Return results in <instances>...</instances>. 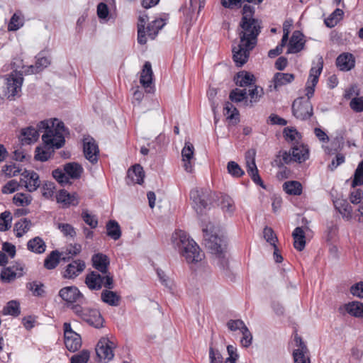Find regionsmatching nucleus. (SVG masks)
Returning a JSON list of instances; mask_svg holds the SVG:
<instances>
[{"label": "nucleus", "instance_id": "obj_1", "mask_svg": "<svg viewBox=\"0 0 363 363\" xmlns=\"http://www.w3.org/2000/svg\"><path fill=\"white\" fill-rule=\"evenodd\" d=\"M238 31L240 43L233 48V58L238 67L244 65L250 56V51L255 47L257 37L261 33L260 22L258 19L241 18Z\"/></svg>", "mask_w": 363, "mask_h": 363}, {"label": "nucleus", "instance_id": "obj_2", "mask_svg": "<svg viewBox=\"0 0 363 363\" xmlns=\"http://www.w3.org/2000/svg\"><path fill=\"white\" fill-rule=\"evenodd\" d=\"M209 230H211V225L203 228L204 245L210 252L215 256L216 264L227 275L229 263L226 257V238L223 235L218 236L216 234H212V231L210 233Z\"/></svg>", "mask_w": 363, "mask_h": 363}, {"label": "nucleus", "instance_id": "obj_3", "mask_svg": "<svg viewBox=\"0 0 363 363\" xmlns=\"http://www.w3.org/2000/svg\"><path fill=\"white\" fill-rule=\"evenodd\" d=\"M172 240L174 247L188 263H197L202 260L203 254L199 246L186 232L182 230H176L172 234Z\"/></svg>", "mask_w": 363, "mask_h": 363}, {"label": "nucleus", "instance_id": "obj_4", "mask_svg": "<svg viewBox=\"0 0 363 363\" xmlns=\"http://www.w3.org/2000/svg\"><path fill=\"white\" fill-rule=\"evenodd\" d=\"M3 96L10 100L19 96L23 81V74L21 72L13 70L4 78Z\"/></svg>", "mask_w": 363, "mask_h": 363}, {"label": "nucleus", "instance_id": "obj_5", "mask_svg": "<svg viewBox=\"0 0 363 363\" xmlns=\"http://www.w3.org/2000/svg\"><path fill=\"white\" fill-rule=\"evenodd\" d=\"M309 156L308 149L303 145H294L291 150L287 151H280L277 157H281L279 167L284 164H289L291 162L302 163L308 160Z\"/></svg>", "mask_w": 363, "mask_h": 363}, {"label": "nucleus", "instance_id": "obj_6", "mask_svg": "<svg viewBox=\"0 0 363 363\" xmlns=\"http://www.w3.org/2000/svg\"><path fill=\"white\" fill-rule=\"evenodd\" d=\"M72 310L77 316L82 318V320L87 323L89 325L96 328L103 327L104 318L99 310L83 308L79 303L73 305L72 306Z\"/></svg>", "mask_w": 363, "mask_h": 363}, {"label": "nucleus", "instance_id": "obj_7", "mask_svg": "<svg viewBox=\"0 0 363 363\" xmlns=\"http://www.w3.org/2000/svg\"><path fill=\"white\" fill-rule=\"evenodd\" d=\"M85 284L90 290L98 291L103 286L108 289L114 288L113 279L110 273L101 275L96 271H91L86 275Z\"/></svg>", "mask_w": 363, "mask_h": 363}, {"label": "nucleus", "instance_id": "obj_8", "mask_svg": "<svg viewBox=\"0 0 363 363\" xmlns=\"http://www.w3.org/2000/svg\"><path fill=\"white\" fill-rule=\"evenodd\" d=\"M212 192L208 189L196 188L190 191V199L197 213L202 214L211 200Z\"/></svg>", "mask_w": 363, "mask_h": 363}, {"label": "nucleus", "instance_id": "obj_9", "mask_svg": "<svg viewBox=\"0 0 363 363\" xmlns=\"http://www.w3.org/2000/svg\"><path fill=\"white\" fill-rule=\"evenodd\" d=\"M293 115L298 119L307 120L313 115V106L310 101L300 98L292 104Z\"/></svg>", "mask_w": 363, "mask_h": 363}, {"label": "nucleus", "instance_id": "obj_10", "mask_svg": "<svg viewBox=\"0 0 363 363\" xmlns=\"http://www.w3.org/2000/svg\"><path fill=\"white\" fill-rule=\"evenodd\" d=\"M113 342L108 338H101L98 342L95 350L99 362L107 363L113 359Z\"/></svg>", "mask_w": 363, "mask_h": 363}, {"label": "nucleus", "instance_id": "obj_11", "mask_svg": "<svg viewBox=\"0 0 363 363\" xmlns=\"http://www.w3.org/2000/svg\"><path fill=\"white\" fill-rule=\"evenodd\" d=\"M59 296L65 301L68 306L75 305V303H82L84 298L83 294L75 286H65L59 291Z\"/></svg>", "mask_w": 363, "mask_h": 363}, {"label": "nucleus", "instance_id": "obj_12", "mask_svg": "<svg viewBox=\"0 0 363 363\" xmlns=\"http://www.w3.org/2000/svg\"><path fill=\"white\" fill-rule=\"evenodd\" d=\"M42 140L45 144V148L50 149L55 147L59 149L62 147L65 143V137L62 133H52L51 130H44L42 135Z\"/></svg>", "mask_w": 363, "mask_h": 363}, {"label": "nucleus", "instance_id": "obj_13", "mask_svg": "<svg viewBox=\"0 0 363 363\" xmlns=\"http://www.w3.org/2000/svg\"><path fill=\"white\" fill-rule=\"evenodd\" d=\"M83 152L85 158L91 164L98 162L99 150L95 140L91 137L85 138L83 140Z\"/></svg>", "mask_w": 363, "mask_h": 363}, {"label": "nucleus", "instance_id": "obj_14", "mask_svg": "<svg viewBox=\"0 0 363 363\" xmlns=\"http://www.w3.org/2000/svg\"><path fill=\"white\" fill-rule=\"evenodd\" d=\"M21 176L23 178L21 179L20 183L24 185L28 191H34L40 186L39 176L35 172L24 170Z\"/></svg>", "mask_w": 363, "mask_h": 363}, {"label": "nucleus", "instance_id": "obj_15", "mask_svg": "<svg viewBox=\"0 0 363 363\" xmlns=\"http://www.w3.org/2000/svg\"><path fill=\"white\" fill-rule=\"evenodd\" d=\"M42 132L44 133V130H40L38 123L35 128L33 126H28L21 129L19 139L22 144L30 145L38 140L40 133Z\"/></svg>", "mask_w": 363, "mask_h": 363}, {"label": "nucleus", "instance_id": "obj_16", "mask_svg": "<svg viewBox=\"0 0 363 363\" xmlns=\"http://www.w3.org/2000/svg\"><path fill=\"white\" fill-rule=\"evenodd\" d=\"M145 172L143 167L136 164L128 170L126 183L128 185L138 184H142L144 181Z\"/></svg>", "mask_w": 363, "mask_h": 363}, {"label": "nucleus", "instance_id": "obj_17", "mask_svg": "<svg viewBox=\"0 0 363 363\" xmlns=\"http://www.w3.org/2000/svg\"><path fill=\"white\" fill-rule=\"evenodd\" d=\"M86 268L84 261L82 259H75L68 264L63 274V277L66 279H74L78 277Z\"/></svg>", "mask_w": 363, "mask_h": 363}, {"label": "nucleus", "instance_id": "obj_18", "mask_svg": "<svg viewBox=\"0 0 363 363\" xmlns=\"http://www.w3.org/2000/svg\"><path fill=\"white\" fill-rule=\"evenodd\" d=\"M93 267L102 274H108V266L110 259L103 253H96L91 257Z\"/></svg>", "mask_w": 363, "mask_h": 363}, {"label": "nucleus", "instance_id": "obj_19", "mask_svg": "<svg viewBox=\"0 0 363 363\" xmlns=\"http://www.w3.org/2000/svg\"><path fill=\"white\" fill-rule=\"evenodd\" d=\"M335 64L340 71L347 72L354 67L355 58L351 53L343 52L337 57Z\"/></svg>", "mask_w": 363, "mask_h": 363}, {"label": "nucleus", "instance_id": "obj_20", "mask_svg": "<svg viewBox=\"0 0 363 363\" xmlns=\"http://www.w3.org/2000/svg\"><path fill=\"white\" fill-rule=\"evenodd\" d=\"M40 130H49L52 133L60 132L63 134L66 131L64 123L57 118L42 121L38 123Z\"/></svg>", "mask_w": 363, "mask_h": 363}, {"label": "nucleus", "instance_id": "obj_21", "mask_svg": "<svg viewBox=\"0 0 363 363\" xmlns=\"http://www.w3.org/2000/svg\"><path fill=\"white\" fill-rule=\"evenodd\" d=\"M303 34L298 30L294 31L289 40L287 53H297L303 50Z\"/></svg>", "mask_w": 363, "mask_h": 363}, {"label": "nucleus", "instance_id": "obj_22", "mask_svg": "<svg viewBox=\"0 0 363 363\" xmlns=\"http://www.w3.org/2000/svg\"><path fill=\"white\" fill-rule=\"evenodd\" d=\"M229 99L233 103L238 104L240 102H244V105L245 106H252V100H248L247 92L245 89H233L230 92Z\"/></svg>", "mask_w": 363, "mask_h": 363}, {"label": "nucleus", "instance_id": "obj_23", "mask_svg": "<svg viewBox=\"0 0 363 363\" xmlns=\"http://www.w3.org/2000/svg\"><path fill=\"white\" fill-rule=\"evenodd\" d=\"M247 160V172L251 177L252 180L257 185L260 186L263 189H266L260 176L258 173V169L255 164L254 158L250 159L246 156Z\"/></svg>", "mask_w": 363, "mask_h": 363}, {"label": "nucleus", "instance_id": "obj_24", "mask_svg": "<svg viewBox=\"0 0 363 363\" xmlns=\"http://www.w3.org/2000/svg\"><path fill=\"white\" fill-rule=\"evenodd\" d=\"M153 72L152 65L150 62H145L141 71L140 82L145 88H150L152 84Z\"/></svg>", "mask_w": 363, "mask_h": 363}, {"label": "nucleus", "instance_id": "obj_25", "mask_svg": "<svg viewBox=\"0 0 363 363\" xmlns=\"http://www.w3.org/2000/svg\"><path fill=\"white\" fill-rule=\"evenodd\" d=\"M149 17L146 13H142L138 18V43L140 45H145L147 43L145 24L148 21Z\"/></svg>", "mask_w": 363, "mask_h": 363}, {"label": "nucleus", "instance_id": "obj_26", "mask_svg": "<svg viewBox=\"0 0 363 363\" xmlns=\"http://www.w3.org/2000/svg\"><path fill=\"white\" fill-rule=\"evenodd\" d=\"M233 80L237 86L244 87L252 84L255 79L250 72L240 71L234 76Z\"/></svg>", "mask_w": 363, "mask_h": 363}, {"label": "nucleus", "instance_id": "obj_27", "mask_svg": "<svg viewBox=\"0 0 363 363\" xmlns=\"http://www.w3.org/2000/svg\"><path fill=\"white\" fill-rule=\"evenodd\" d=\"M323 68V59L322 56H318L317 62H313V65L310 69L309 77L308 80L318 84L319 77Z\"/></svg>", "mask_w": 363, "mask_h": 363}, {"label": "nucleus", "instance_id": "obj_28", "mask_svg": "<svg viewBox=\"0 0 363 363\" xmlns=\"http://www.w3.org/2000/svg\"><path fill=\"white\" fill-rule=\"evenodd\" d=\"M56 199L58 203H63L65 206H77L79 203L75 194H71L65 189L58 192Z\"/></svg>", "mask_w": 363, "mask_h": 363}, {"label": "nucleus", "instance_id": "obj_29", "mask_svg": "<svg viewBox=\"0 0 363 363\" xmlns=\"http://www.w3.org/2000/svg\"><path fill=\"white\" fill-rule=\"evenodd\" d=\"M294 77L293 74L277 72L272 79L274 89L277 90L279 87L292 82Z\"/></svg>", "mask_w": 363, "mask_h": 363}, {"label": "nucleus", "instance_id": "obj_30", "mask_svg": "<svg viewBox=\"0 0 363 363\" xmlns=\"http://www.w3.org/2000/svg\"><path fill=\"white\" fill-rule=\"evenodd\" d=\"M64 171L67 174L69 179H78L81 177L83 168L77 162H69L65 164Z\"/></svg>", "mask_w": 363, "mask_h": 363}, {"label": "nucleus", "instance_id": "obj_31", "mask_svg": "<svg viewBox=\"0 0 363 363\" xmlns=\"http://www.w3.org/2000/svg\"><path fill=\"white\" fill-rule=\"evenodd\" d=\"M294 247L298 251H302L306 246V236L302 228L296 227L293 231Z\"/></svg>", "mask_w": 363, "mask_h": 363}, {"label": "nucleus", "instance_id": "obj_32", "mask_svg": "<svg viewBox=\"0 0 363 363\" xmlns=\"http://www.w3.org/2000/svg\"><path fill=\"white\" fill-rule=\"evenodd\" d=\"M27 248L34 253L42 254L45 251L46 245L41 238L37 236L27 242Z\"/></svg>", "mask_w": 363, "mask_h": 363}, {"label": "nucleus", "instance_id": "obj_33", "mask_svg": "<svg viewBox=\"0 0 363 363\" xmlns=\"http://www.w3.org/2000/svg\"><path fill=\"white\" fill-rule=\"evenodd\" d=\"M344 308L346 312L351 316L360 318L363 310V303L353 301L345 303Z\"/></svg>", "mask_w": 363, "mask_h": 363}, {"label": "nucleus", "instance_id": "obj_34", "mask_svg": "<svg viewBox=\"0 0 363 363\" xmlns=\"http://www.w3.org/2000/svg\"><path fill=\"white\" fill-rule=\"evenodd\" d=\"M101 298L103 302L111 306H118L120 304L121 296L111 290H104L101 292Z\"/></svg>", "mask_w": 363, "mask_h": 363}, {"label": "nucleus", "instance_id": "obj_35", "mask_svg": "<svg viewBox=\"0 0 363 363\" xmlns=\"http://www.w3.org/2000/svg\"><path fill=\"white\" fill-rule=\"evenodd\" d=\"M335 208L342 216L343 218L350 219L352 218V208L347 201L339 199L334 202Z\"/></svg>", "mask_w": 363, "mask_h": 363}, {"label": "nucleus", "instance_id": "obj_36", "mask_svg": "<svg viewBox=\"0 0 363 363\" xmlns=\"http://www.w3.org/2000/svg\"><path fill=\"white\" fill-rule=\"evenodd\" d=\"M62 260V253L58 250L52 251L45 259L44 267L48 269H55Z\"/></svg>", "mask_w": 363, "mask_h": 363}, {"label": "nucleus", "instance_id": "obj_37", "mask_svg": "<svg viewBox=\"0 0 363 363\" xmlns=\"http://www.w3.org/2000/svg\"><path fill=\"white\" fill-rule=\"evenodd\" d=\"M164 25L165 23L164 22L162 18L155 19L152 21L145 28V30H147V35L151 39L154 40L157 37L159 30H161Z\"/></svg>", "mask_w": 363, "mask_h": 363}, {"label": "nucleus", "instance_id": "obj_38", "mask_svg": "<svg viewBox=\"0 0 363 363\" xmlns=\"http://www.w3.org/2000/svg\"><path fill=\"white\" fill-rule=\"evenodd\" d=\"M65 345L70 352L78 350L82 345V338L77 333L65 337Z\"/></svg>", "mask_w": 363, "mask_h": 363}, {"label": "nucleus", "instance_id": "obj_39", "mask_svg": "<svg viewBox=\"0 0 363 363\" xmlns=\"http://www.w3.org/2000/svg\"><path fill=\"white\" fill-rule=\"evenodd\" d=\"M107 235L114 240H118L121 236V230L118 223L115 220H110L106 225Z\"/></svg>", "mask_w": 363, "mask_h": 363}, {"label": "nucleus", "instance_id": "obj_40", "mask_svg": "<svg viewBox=\"0 0 363 363\" xmlns=\"http://www.w3.org/2000/svg\"><path fill=\"white\" fill-rule=\"evenodd\" d=\"M35 57L36 62L35 66L31 65L29 67L32 73L39 72L50 64V60L44 55L43 52H39Z\"/></svg>", "mask_w": 363, "mask_h": 363}, {"label": "nucleus", "instance_id": "obj_41", "mask_svg": "<svg viewBox=\"0 0 363 363\" xmlns=\"http://www.w3.org/2000/svg\"><path fill=\"white\" fill-rule=\"evenodd\" d=\"M82 251V246L79 244H70L66 249L62 251V260L63 262H68L74 256L79 255Z\"/></svg>", "mask_w": 363, "mask_h": 363}, {"label": "nucleus", "instance_id": "obj_42", "mask_svg": "<svg viewBox=\"0 0 363 363\" xmlns=\"http://www.w3.org/2000/svg\"><path fill=\"white\" fill-rule=\"evenodd\" d=\"M285 192L289 195L299 196L302 193V185L298 181H289L283 184Z\"/></svg>", "mask_w": 363, "mask_h": 363}, {"label": "nucleus", "instance_id": "obj_43", "mask_svg": "<svg viewBox=\"0 0 363 363\" xmlns=\"http://www.w3.org/2000/svg\"><path fill=\"white\" fill-rule=\"evenodd\" d=\"M264 0H221V4L225 8L233 9L234 8H241L242 4L245 2L259 5Z\"/></svg>", "mask_w": 363, "mask_h": 363}, {"label": "nucleus", "instance_id": "obj_44", "mask_svg": "<svg viewBox=\"0 0 363 363\" xmlns=\"http://www.w3.org/2000/svg\"><path fill=\"white\" fill-rule=\"evenodd\" d=\"M219 199L222 210L224 212L233 214L235 211V206L233 199L226 194H221Z\"/></svg>", "mask_w": 363, "mask_h": 363}, {"label": "nucleus", "instance_id": "obj_45", "mask_svg": "<svg viewBox=\"0 0 363 363\" xmlns=\"http://www.w3.org/2000/svg\"><path fill=\"white\" fill-rule=\"evenodd\" d=\"M31 225V222L28 218H23L15 223L13 230L16 232V235L17 238L22 237L27 233Z\"/></svg>", "mask_w": 363, "mask_h": 363}, {"label": "nucleus", "instance_id": "obj_46", "mask_svg": "<svg viewBox=\"0 0 363 363\" xmlns=\"http://www.w3.org/2000/svg\"><path fill=\"white\" fill-rule=\"evenodd\" d=\"M344 12L340 9H336L328 18L325 19V24L328 28L335 26L343 16Z\"/></svg>", "mask_w": 363, "mask_h": 363}, {"label": "nucleus", "instance_id": "obj_47", "mask_svg": "<svg viewBox=\"0 0 363 363\" xmlns=\"http://www.w3.org/2000/svg\"><path fill=\"white\" fill-rule=\"evenodd\" d=\"M16 272L11 267L3 268L0 274V279L2 282L10 283L17 277Z\"/></svg>", "mask_w": 363, "mask_h": 363}, {"label": "nucleus", "instance_id": "obj_48", "mask_svg": "<svg viewBox=\"0 0 363 363\" xmlns=\"http://www.w3.org/2000/svg\"><path fill=\"white\" fill-rule=\"evenodd\" d=\"M363 185V160L359 163L354 171V178L352 182V187Z\"/></svg>", "mask_w": 363, "mask_h": 363}, {"label": "nucleus", "instance_id": "obj_49", "mask_svg": "<svg viewBox=\"0 0 363 363\" xmlns=\"http://www.w3.org/2000/svg\"><path fill=\"white\" fill-rule=\"evenodd\" d=\"M26 286L35 296H43L45 294L44 285L41 282L34 281L28 283Z\"/></svg>", "mask_w": 363, "mask_h": 363}, {"label": "nucleus", "instance_id": "obj_50", "mask_svg": "<svg viewBox=\"0 0 363 363\" xmlns=\"http://www.w3.org/2000/svg\"><path fill=\"white\" fill-rule=\"evenodd\" d=\"M223 113L227 116V118L229 120L238 119V121H239V111L231 102H225L223 108Z\"/></svg>", "mask_w": 363, "mask_h": 363}, {"label": "nucleus", "instance_id": "obj_51", "mask_svg": "<svg viewBox=\"0 0 363 363\" xmlns=\"http://www.w3.org/2000/svg\"><path fill=\"white\" fill-rule=\"evenodd\" d=\"M4 314H9L14 317L19 315L20 306L19 303L16 301H10L8 302L7 306L4 308Z\"/></svg>", "mask_w": 363, "mask_h": 363}, {"label": "nucleus", "instance_id": "obj_52", "mask_svg": "<svg viewBox=\"0 0 363 363\" xmlns=\"http://www.w3.org/2000/svg\"><path fill=\"white\" fill-rule=\"evenodd\" d=\"M12 217L9 211H6L0 214V231H6L11 227Z\"/></svg>", "mask_w": 363, "mask_h": 363}, {"label": "nucleus", "instance_id": "obj_53", "mask_svg": "<svg viewBox=\"0 0 363 363\" xmlns=\"http://www.w3.org/2000/svg\"><path fill=\"white\" fill-rule=\"evenodd\" d=\"M227 169L228 172L234 177H240L245 173L240 165L234 161H230L228 162Z\"/></svg>", "mask_w": 363, "mask_h": 363}, {"label": "nucleus", "instance_id": "obj_54", "mask_svg": "<svg viewBox=\"0 0 363 363\" xmlns=\"http://www.w3.org/2000/svg\"><path fill=\"white\" fill-rule=\"evenodd\" d=\"M90 358V352L87 350H83L73 355L70 359L71 363H88Z\"/></svg>", "mask_w": 363, "mask_h": 363}, {"label": "nucleus", "instance_id": "obj_55", "mask_svg": "<svg viewBox=\"0 0 363 363\" xmlns=\"http://www.w3.org/2000/svg\"><path fill=\"white\" fill-rule=\"evenodd\" d=\"M52 177L62 185L65 186L71 184L69 179L65 172L60 169H56L52 172Z\"/></svg>", "mask_w": 363, "mask_h": 363}, {"label": "nucleus", "instance_id": "obj_56", "mask_svg": "<svg viewBox=\"0 0 363 363\" xmlns=\"http://www.w3.org/2000/svg\"><path fill=\"white\" fill-rule=\"evenodd\" d=\"M23 25V19L16 13H14L10 20L8 28L9 30L16 31L22 27Z\"/></svg>", "mask_w": 363, "mask_h": 363}, {"label": "nucleus", "instance_id": "obj_57", "mask_svg": "<svg viewBox=\"0 0 363 363\" xmlns=\"http://www.w3.org/2000/svg\"><path fill=\"white\" fill-rule=\"evenodd\" d=\"M83 220L90 226L91 228H96L98 225V219L96 216L89 213L88 211H83L82 213Z\"/></svg>", "mask_w": 363, "mask_h": 363}, {"label": "nucleus", "instance_id": "obj_58", "mask_svg": "<svg viewBox=\"0 0 363 363\" xmlns=\"http://www.w3.org/2000/svg\"><path fill=\"white\" fill-rule=\"evenodd\" d=\"M13 200L14 203L19 204V205L23 206H28L31 203L32 198L29 195H27V194H25L23 193H19V194H16L13 196Z\"/></svg>", "mask_w": 363, "mask_h": 363}, {"label": "nucleus", "instance_id": "obj_59", "mask_svg": "<svg viewBox=\"0 0 363 363\" xmlns=\"http://www.w3.org/2000/svg\"><path fill=\"white\" fill-rule=\"evenodd\" d=\"M194 146L189 142H186L184 148L182 150V160H191L194 156Z\"/></svg>", "mask_w": 363, "mask_h": 363}, {"label": "nucleus", "instance_id": "obj_60", "mask_svg": "<svg viewBox=\"0 0 363 363\" xmlns=\"http://www.w3.org/2000/svg\"><path fill=\"white\" fill-rule=\"evenodd\" d=\"M242 337L241 338L240 342L245 347H248L252 344V335L247 326L242 328L241 330Z\"/></svg>", "mask_w": 363, "mask_h": 363}, {"label": "nucleus", "instance_id": "obj_61", "mask_svg": "<svg viewBox=\"0 0 363 363\" xmlns=\"http://www.w3.org/2000/svg\"><path fill=\"white\" fill-rule=\"evenodd\" d=\"M210 363H223V357L218 350H214L212 345L209 347Z\"/></svg>", "mask_w": 363, "mask_h": 363}, {"label": "nucleus", "instance_id": "obj_62", "mask_svg": "<svg viewBox=\"0 0 363 363\" xmlns=\"http://www.w3.org/2000/svg\"><path fill=\"white\" fill-rule=\"evenodd\" d=\"M350 108L355 112H362L363 111V97H354L353 98L350 103Z\"/></svg>", "mask_w": 363, "mask_h": 363}, {"label": "nucleus", "instance_id": "obj_63", "mask_svg": "<svg viewBox=\"0 0 363 363\" xmlns=\"http://www.w3.org/2000/svg\"><path fill=\"white\" fill-rule=\"evenodd\" d=\"M294 363H310V359L306 357L303 351L294 350L293 352Z\"/></svg>", "mask_w": 363, "mask_h": 363}, {"label": "nucleus", "instance_id": "obj_64", "mask_svg": "<svg viewBox=\"0 0 363 363\" xmlns=\"http://www.w3.org/2000/svg\"><path fill=\"white\" fill-rule=\"evenodd\" d=\"M350 291L354 296L363 298V281L353 284L350 287Z\"/></svg>", "mask_w": 363, "mask_h": 363}]
</instances>
